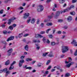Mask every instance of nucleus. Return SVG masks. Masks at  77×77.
Listing matches in <instances>:
<instances>
[{
    "label": "nucleus",
    "mask_w": 77,
    "mask_h": 77,
    "mask_svg": "<svg viewBox=\"0 0 77 77\" xmlns=\"http://www.w3.org/2000/svg\"><path fill=\"white\" fill-rule=\"evenodd\" d=\"M14 68V66L12 64H11V66L9 69V70H12Z\"/></svg>",
    "instance_id": "nucleus-15"
},
{
    "label": "nucleus",
    "mask_w": 77,
    "mask_h": 77,
    "mask_svg": "<svg viewBox=\"0 0 77 77\" xmlns=\"http://www.w3.org/2000/svg\"><path fill=\"white\" fill-rule=\"evenodd\" d=\"M8 28L9 29H10V30H13V29H14L12 26H10Z\"/></svg>",
    "instance_id": "nucleus-23"
},
{
    "label": "nucleus",
    "mask_w": 77,
    "mask_h": 77,
    "mask_svg": "<svg viewBox=\"0 0 77 77\" xmlns=\"http://www.w3.org/2000/svg\"><path fill=\"white\" fill-rule=\"evenodd\" d=\"M27 65H26L23 66V68H27Z\"/></svg>",
    "instance_id": "nucleus-60"
},
{
    "label": "nucleus",
    "mask_w": 77,
    "mask_h": 77,
    "mask_svg": "<svg viewBox=\"0 0 77 77\" xmlns=\"http://www.w3.org/2000/svg\"><path fill=\"white\" fill-rule=\"evenodd\" d=\"M30 15V14L29 13H25L23 14V18L24 19H27V18H28Z\"/></svg>",
    "instance_id": "nucleus-5"
},
{
    "label": "nucleus",
    "mask_w": 77,
    "mask_h": 77,
    "mask_svg": "<svg viewBox=\"0 0 77 77\" xmlns=\"http://www.w3.org/2000/svg\"><path fill=\"white\" fill-rule=\"evenodd\" d=\"M63 21V20L62 19H59L58 20V22L61 23Z\"/></svg>",
    "instance_id": "nucleus-42"
},
{
    "label": "nucleus",
    "mask_w": 77,
    "mask_h": 77,
    "mask_svg": "<svg viewBox=\"0 0 77 77\" xmlns=\"http://www.w3.org/2000/svg\"><path fill=\"white\" fill-rule=\"evenodd\" d=\"M63 12V11H58L57 12L55 13V16H54V18H57V17L60 15V14H62Z\"/></svg>",
    "instance_id": "nucleus-3"
},
{
    "label": "nucleus",
    "mask_w": 77,
    "mask_h": 77,
    "mask_svg": "<svg viewBox=\"0 0 77 77\" xmlns=\"http://www.w3.org/2000/svg\"><path fill=\"white\" fill-rule=\"evenodd\" d=\"M48 52L47 53V52H45V53H43V56L45 57V56H46V54H48Z\"/></svg>",
    "instance_id": "nucleus-30"
},
{
    "label": "nucleus",
    "mask_w": 77,
    "mask_h": 77,
    "mask_svg": "<svg viewBox=\"0 0 77 77\" xmlns=\"http://www.w3.org/2000/svg\"><path fill=\"white\" fill-rule=\"evenodd\" d=\"M2 70V72H5V71H7L8 70V69L7 68H5L4 69H3Z\"/></svg>",
    "instance_id": "nucleus-29"
},
{
    "label": "nucleus",
    "mask_w": 77,
    "mask_h": 77,
    "mask_svg": "<svg viewBox=\"0 0 77 77\" xmlns=\"http://www.w3.org/2000/svg\"><path fill=\"white\" fill-rule=\"evenodd\" d=\"M69 60H68V62L69 63V62H71V61H72V59H71V57H68Z\"/></svg>",
    "instance_id": "nucleus-25"
},
{
    "label": "nucleus",
    "mask_w": 77,
    "mask_h": 77,
    "mask_svg": "<svg viewBox=\"0 0 77 77\" xmlns=\"http://www.w3.org/2000/svg\"><path fill=\"white\" fill-rule=\"evenodd\" d=\"M62 50H63L62 51L63 53H64L68 51L69 49L68 48V46H64L62 47Z\"/></svg>",
    "instance_id": "nucleus-1"
},
{
    "label": "nucleus",
    "mask_w": 77,
    "mask_h": 77,
    "mask_svg": "<svg viewBox=\"0 0 77 77\" xmlns=\"http://www.w3.org/2000/svg\"><path fill=\"white\" fill-rule=\"evenodd\" d=\"M72 44H73L75 46H77V42H76V40H73L72 42L71 43Z\"/></svg>",
    "instance_id": "nucleus-9"
},
{
    "label": "nucleus",
    "mask_w": 77,
    "mask_h": 77,
    "mask_svg": "<svg viewBox=\"0 0 77 77\" xmlns=\"http://www.w3.org/2000/svg\"><path fill=\"white\" fill-rule=\"evenodd\" d=\"M66 66L67 67V68H69V67L71 66V64L69 63L68 64H66Z\"/></svg>",
    "instance_id": "nucleus-27"
},
{
    "label": "nucleus",
    "mask_w": 77,
    "mask_h": 77,
    "mask_svg": "<svg viewBox=\"0 0 77 77\" xmlns=\"http://www.w3.org/2000/svg\"><path fill=\"white\" fill-rule=\"evenodd\" d=\"M50 30H51V29H49L47 30L46 31V32L47 33H48V32H49V31H50Z\"/></svg>",
    "instance_id": "nucleus-40"
},
{
    "label": "nucleus",
    "mask_w": 77,
    "mask_h": 77,
    "mask_svg": "<svg viewBox=\"0 0 77 77\" xmlns=\"http://www.w3.org/2000/svg\"><path fill=\"white\" fill-rule=\"evenodd\" d=\"M23 36V33H21L19 34L18 37L19 38H22Z\"/></svg>",
    "instance_id": "nucleus-22"
},
{
    "label": "nucleus",
    "mask_w": 77,
    "mask_h": 77,
    "mask_svg": "<svg viewBox=\"0 0 77 77\" xmlns=\"http://www.w3.org/2000/svg\"><path fill=\"white\" fill-rule=\"evenodd\" d=\"M8 1H9L8 0H5L4 1V2L5 3H7L8 2Z\"/></svg>",
    "instance_id": "nucleus-59"
},
{
    "label": "nucleus",
    "mask_w": 77,
    "mask_h": 77,
    "mask_svg": "<svg viewBox=\"0 0 77 77\" xmlns=\"http://www.w3.org/2000/svg\"><path fill=\"white\" fill-rule=\"evenodd\" d=\"M3 33L5 35H6L7 33H8V32L6 31H4L3 32Z\"/></svg>",
    "instance_id": "nucleus-39"
},
{
    "label": "nucleus",
    "mask_w": 77,
    "mask_h": 77,
    "mask_svg": "<svg viewBox=\"0 0 77 77\" xmlns=\"http://www.w3.org/2000/svg\"><path fill=\"white\" fill-rule=\"evenodd\" d=\"M50 60H48L47 62V63H46V65H48V64L50 63Z\"/></svg>",
    "instance_id": "nucleus-46"
},
{
    "label": "nucleus",
    "mask_w": 77,
    "mask_h": 77,
    "mask_svg": "<svg viewBox=\"0 0 77 77\" xmlns=\"http://www.w3.org/2000/svg\"><path fill=\"white\" fill-rule=\"evenodd\" d=\"M37 66L38 67H41V63H39L37 64Z\"/></svg>",
    "instance_id": "nucleus-34"
},
{
    "label": "nucleus",
    "mask_w": 77,
    "mask_h": 77,
    "mask_svg": "<svg viewBox=\"0 0 77 77\" xmlns=\"http://www.w3.org/2000/svg\"><path fill=\"white\" fill-rule=\"evenodd\" d=\"M2 28H5V25L4 24H3L2 25Z\"/></svg>",
    "instance_id": "nucleus-62"
},
{
    "label": "nucleus",
    "mask_w": 77,
    "mask_h": 77,
    "mask_svg": "<svg viewBox=\"0 0 77 77\" xmlns=\"http://www.w3.org/2000/svg\"><path fill=\"white\" fill-rule=\"evenodd\" d=\"M52 11H56V9H55V8H53L52 9Z\"/></svg>",
    "instance_id": "nucleus-61"
},
{
    "label": "nucleus",
    "mask_w": 77,
    "mask_h": 77,
    "mask_svg": "<svg viewBox=\"0 0 77 77\" xmlns=\"http://www.w3.org/2000/svg\"><path fill=\"white\" fill-rule=\"evenodd\" d=\"M16 63V61H14L12 62V63L11 64L12 65H14V64H15Z\"/></svg>",
    "instance_id": "nucleus-44"
},
{
    "label": "nucleus",
    "mask_w": 77,
    "mask_h": 77,
    "mask_svg": "<svg viewBox=\"0 0 77 77\" xmlns=\"http://www.w3.org/2000/svg\"><path fill=\"white\" fill-rule=\"evenodd\" d=\"M69 75H70V74H69L68 73H67L66 74V75H65V77H68L69 76Z\"/></svg>",
    "instance_id": "nucleus-31"
},
{
    "label": "nucleus",
    "mask_w": 77,
    "mask_h": 77,
    "mask_svg": "<svg viewBox=\"0 0 77 77\" xmlns=\"http://www.w3.org/2000/svg\"><path fill=\"white\" fill-rule=\"evenodd\" d=\"M65 57V55L63 54H62L61 55V58H63Z\"/></svg>",
    "instance_id": "nucleus-51"
},
{
    "label": "nucleus",
    "mask_w": 77,
    "mask_h": 77,
    "mask_svg": "<svg viewBox=\"0 0 77 77\" xmlns=\"http://www.w3.org/2000/svg\"><path fill=\"white\" fill-rule=\"evenodd\" d=\"M70 14H71V15H75V12H71L70 13Z\"/></svg>",
    "instance_id": "nucleus-36"
},
{
    "label": "nucleus",
    "mask_w": 77,
    "mask_h": 77,
    "mask_svg": "<svg viewBox=\"0 0 77 77\" xmlns=\"http://www.w3.org/2000/svg\"><path fill=\"white\" fill-rule=\"evenodd\" d=\"M24 63V60L23 59L21 60L19 62V67H21L23 66V63Z\"/></svg>",
    "instance_id": "nucleus-6"
},
{
    "label": "nucleus",
    "mask_w": 77,
    "mask_h": 77,
    "mask_svg": "<svg viewBox=\"0 0 77 77\" xmlns=\"http://www.w3.org/2000/svg\"><path fill=\"white\" fill-rule=\"evenodd\" d=\"M51 1V0H47L46 1V3H50Z\"/></svg>",
    "instance_id": "nucleus-50"
},
{
    "label": "nucleus",
    "mask_w": 77,
    "mask_h": 77,
    "mask_svg": "<svg viewBox=\"0 0 77 77\" xmlns=\"http://www.w3.org/2000/svg\"><path fill=\"white\" fill-rule=\"evenodd\" d=\"M32 68L31 67H27L26 68V69H31Z\"/></svg>",
    "instance_id": "nucleus-33"
},
{
    "label": "nucleus",
    "mask_w": 77,
    "mask_h": 77,
    "mask_svg": "<svg viewBox=\"0 0 77 77\" xmlns=\"http://www.w3.org/2000/svg\"><path fill=\"white\" fill-rule=\"evenodd\" d=\"M32 59L30 58H27L26 59V61L27 62H29V61H32Z\"/></svg>",
    "instance_id": "nucleus-24"
},
{
    "label": "nucleus",
    "mask_w": 77,
    "mask_h": 77,
    "mask_svg": "<svg viewBox=\"0 0 77 77\" xmlns=\"http://www.w3.org/2000/svg\"><path fill=\"white\" fill-rule=\"evenodd\" d=\"M11 55V53L8 52V56H10Z\"/></svg>",
    "instance_id": "nucleus-56"
},
{
    "label": "nucleus",
    "mask_w": 77,
    "mask_h": 77,
    "mask_svg": "<svg viewBox=\"0 0 77 77\" xmlns=\"http://www.w3.org/2000/svg\"><path fill=\"white\" fill-rule=\"evenodd\" d=\"M3 13V10H2L0 11V14H2Z\"/></svg>",
    "instance_id": "nucleus-57"
},
{
    "label": "nucleus",
    "mask_w": 77,
    "mask_h": 77,
    "mask_svg": "<svg viewBox=\"0 0 77 77\" xmlns=\"http://www.w3.org/2000/svg\"><path fill=\"white\" fill-rule=\"evenodd\" d=\"M10 64V62L9 61V60H8L5 63V65L6 66Z\"/></svg>",
    "instance_id": "nucleus-20"
},
{
    "label": "nucleus",
    "mask_w": 77,
    "mask_h": 77,
    "mask_svg": "<svg viewBox=\"0 0 77 77\" xmlns=\"http://www.w3.org/2000/svg\"><path fill=\"white\" fill-rule=\"evenodd\" d=\"M14 39V36H11L10 38L7 39V42H9V41H11L12 40H13Z\"/></svg>",
    "instance_id": "nucleus-8"
},
{
    "label": "nucleus",
    "mask_w": 77,
    "mask_h": 77,
    "mask_svg": "<svg viewBox=\"0 0 77 77\" xmlns=\"http://www.w3.org/2000/svg\"><path fill=\"white\" fill-rule=\"evenodd\" d=\"M74 62H72L70 63H69L71 66L72 65H73V64H74Z\"/></svg>",
    "instance_id": "nucleus-58"
},
{
    "label": "nucleus",
    "mask_w": 77,
    "mask_h": 77,
    "mask_svg": "<svg viewBox=\"0 0 77 77\" xmlns=\"http://www.w3.org/2000/svg\"><path fill=\"white\" fill-rule=\"evenodd\" d=\"M68 26H63V28L65 29H67V28H68Z\"/></svg>",
    "instance_id": "nucleus-37"
},
{
    "label": "nucleus",
    "mask_w": 77,
    "mask_h": 77,
    "mask_svg": "<svg viewBox=\"0 0 77 77\" xmlns=\"http://www.w3.org/2000/svg\"><path fill=\"white\" fill-rule=\"evenodd\" d=\"M30 20H31V17H28V19L27 20L26 23H30Z\"/></svg>",
    "instance_id": "nucleus-17"
},
{
    "label": "nucleus",
    "mask_w": 77,
    "mask_h": 77,
    "mask_svg": "<svg viewBox=\"0 0 77 77\" xmlns=\"http://www.w3.org/2000/svg\"><path fill=\"white\" fill-rule=\"evenodd\" d=\"M25 57L24 56H22L20 57V59H24Z\"/></svg>",
    "instance_id": "nucleus-64"
},
{
    "label": "nucleus",
    "mask_w": 77,
    "mask_h": 77,
    "mask_svg": "<svg viewBox=\"0 0 77 77\" xmlns=\"http://www.w3.org/2000/svg\"><path fill=\"white\" fill-rule=\"evenodd\" d=\"M12 26H13V27H15L17 26V25L16 24H13Z\"/></svg>",
    "instance_id": "nucleus-45"
},
{
    "label": "nucleus",
    "mask_w": 77,
    "mask_h": 77,
    "mask_svg": "<svg viewBox=\"0 0 77 77\" xmlns=\"http://www.w3.org/2000/svg\"><path fill=\"white\" fill-rule=\"evenodd\" d=\"M77 0H72V3H74L77 2Z\"/></svg>",
    "instance_id": "nucleus-38"
},
{
    "label": "nucleus",
    "mask_w": 77,
    "mask_h": 77,
    "mask_svg": "<svg viewBox=\"0 0 77 77\" xmlns=\"http://www.w3.org/2000/svg\"><path fill=\"white\" fill-rule=\"evenodd\" d=\"M60 3H64L65 2V1L64 0H60Z\"/></svg>",
    "instance_id": "nucleus-35"
},
{
    "label": "nucleus",
    "mask_w": 77,
    "mask_h": 77,
    "mask_svg": "<svg viewBox=\"0 0 77 77\" xmlns=\"http://www.w3.org/2000/svg\"><path fill=\"white\" fill-rule=\"evenodd\" d=\"M16 20V18L15 17H13L12 18L9 19L8 20V24H9V25H10L11 23V22H12L14 20Z\"/></svg>",
    "instance_id": "nucleus-4"
},
{
    "label": "nucleus",
    "mask_w": 77,
    "mask_h": 77,
    "mask_svg": "<svg viewBox=\"0 0 77 77\" xmlns=\"http://www.w3.org/2000/svg\"><path fill=\"white\" fill-rule=\"evenodd\" d=\"M51 68V66H49L48 68L47 69V70H48V69H50Z\"/></svg>",
    "instance_id": "nucleus-54"
},
{
    "label": "nucleus",
    "mask_w": 77,
    "mask_h": 77,
    "mask_svg": "<svg viewBox=\"0 0 77 77\" xmlns=\"http://www.w3.org/2000/svg\"><path fill=\"white\" fill-rule=\"evenodd\" d=\"M51 45H55V43L54 42H52L51 44Z\"/></svg>",
    "instance_id": "nucleus-43"
},
{
    "label": "nucleus",
    "mask_w": 77,
    "mask_h": 77,
    "mask_svg": "<svg viewBox=\"0 0 77 77\" xmlns=\"http://www.w3.org/2000/svg\"><path fill=\"white\" fill-rule=\"evenodd\" d=\"M39 19H38L37 21L36 22V24H39Z\"/></svg>",
    "instance_id": "nucleus-49"
},
{
    "label": "nucleus",
    "mask_w": 77,
    "mask_h": 77,
    "mask_svg": "<svg viewBox=\"0 0 77 77\" xmlns=\"http://www.w3.org/2000/svg\"><path fill=\"white\" fill-rule=\"evenodd\" d=\"M38 8L37 9L38 12H41L44 10V6L42 5H39L38 6Z\"/></svg>",
    "instance_id": "nucleus-2"
},
{
    "label": "nucleus",
    "mask_w": 77,
    "mask_h": 77,
    "mask_svg": "<svg viewBox=\"0 0 77 77\" xmlns=\"http://www.w3.org/2000/svg\"><path fill=\"white\" fill-rule=\"evenodd\" d=\"M48 57H54V55H53V54H49L48 55Z\"/></svg>",
    "instance_id": "nucleus-26"
},
{
    "label": "nucleus",
    "mask_w": 77,
    "mask_h": 77,
    "mask_svg": "<svg viewBox=\"0 0 77 77\" xmlns=\"http://www.w3.org/2000/svg\"><path fill=\"white\" fill-rule=\"evenodd\" d=\"M43 41L44 43H45V42H46V38H45V37H44L43 38Z\"/></svg>",
    "instance_id": "nucleus-28"
},
{
    "label": "nucleus",
    "mask_w": 77,
    "mask_h": 77,
    "mask_svg": "<svg viewBox=\"0 0 77 77\" xmlns=\"http://www.w3.org/2000/svg\"><path fill=\"white\" fill-rule=\"evenodd\" d=\"M74 8V6L72 5H71L70 7V8L71 9H72V8Z\"/></svg>",
    "instance_id": "nucleus-55"
},
{
    "label": "nucleus",
    "mask_w": 77,
    "mask_h": 77,
    "mask_svg": "<svg viewBox=\"0 0 77 77\" xmlns=\"http://www.w3.org/2000/svg\"><path fill=\"white\" fill-rule=\"evenodd\" d=\"M40 25H41V26L42 27H43L44 26V24L43 23H42Z\"/></svg>",
    "instance_id": "nucleus-53"
},
{
    "label": "nucleus",
    "mask_w": 77,
    "mask_h": 77,
    "mask_svg": "<svg viewBox=\"0 0 77 77\" xmlns=\"http://www.w3.org/2000/svg\"><path fill=\"white\" fill-rule=\"evenodd\" d=\"M54 15V13H52V15L48 16V18H49V19H51V18H53V17Z\"/></svg>",
    "instance_id": "nucleus-14"
},
{
    "label": "nucleus",
    "mask_w": 77,
    "mask_h": 77,
    "mask_svg": "<svg viewBox=\"0 0 77 77\" xmlns=\"http://www.w3.org/2000/svg\"><path fill=\"white\" fill-rule=\"evenodd\" d=\"M69 10H71V8H70V7H68L66 9L64 10L63 11V13H65V12H66L69 11Z\"/></svg>",
    "instance_id": "nucleus-11"
},
{
    "label": "nucleus",
    "mask_w": 77,
    "mask_h": 77,
    "mask_svg": "<svg viewBox=\"0 0 77 77\" xmlns=\"http://www.w3.org/2000/svg\"><path fill=\"white\" fill-rule=\"evenodd\" d=\"M25 50L26 51H29V46L28 45H26L25 47Z\"/></svg>",
    "instance_id": "nucleus-18"
},
{
    "label": "nucleus",
    "mask_w": 77,
    "mask_h": 77,
    "mask_svg": "<svg viewBox=\"0 0 77 77\" xmlns=\"http://www.w3.org/2000/svg\"><path fill=\"white\" fill-rule=\"evenodd\" d=\"M24 9V8L22 7H20L19 8H18V9L19 10H22V9Z\"/></svg>",
    "instance_id": "nucleus-32"
},
{
    "label": "nucleus",
    "mask_w": 77,
    "mask_h": 77,
    "mask_svg": "<svg viewBox=\"0 0 77 77\" xmlns=\"http://www.w3.org/2000/svg\"><path fill=\"white\" fill-rule=\"evenodd\" d=\"M11 72L9 70H7L6 72V75H5V77H7L8 75V74H10Z\"/></svg>",
    "instance_id": "nucleus-13"
},
{
    "label": "nucleus",
    "mask_w": 77,
    "mask_h": 77,
    "mask_svg": "<svg viewBox=\"0 0 77 77\" xmlns=\"http://www.w3.org/2000/svg\"><path fill=\"white\" fill-rule=\"evenodd\" d=\"M13 49L12 48L10 49L9 50H8L7 51V53H12V52Z\"/></svg>",
    "instance_id": "nucleus-21"
},
{
    "label": "nucleus",
    "mask_w": 77,
    "mask_h": 77,
    "mask_svg": "<svg viewBox=\"0 0 77 77\" xmlns=\"http://www.w3.org/2000/svg\"><path fill=\"white\" fill-rule=\"evenodd\" d=\"M41 34H44V33H45V31H42L40 33Z\"/></svg>",
    "instance_id": "nucleus-52"
},
{
    "label": "nucleus",
    "mask_w": 77,
    "mask_h": 77,
    "mask_svg": "<svg viewBox=\"0 0 77 77\" xmlns=\"http://www.w3.org/2000/svg\"><path fill=\"white\" fill-rule=\"evenodd\" d=\"M35 21H36V19L34 18H32V20L31 21V23L32 24H34L35 22Z\"/></svg>",
    "instance_id": "nucleus-16"
},
{
    "label": "nucleus",
    "mask_w": 77,
    "mask_h": 77,
    "mask_svg": "<svg viewBox=\"0 0 77 77\" xmlns=\"http://www.w3.org/2000/svg\"><path fill=\"white\" fill-rule=\"evenodd\" d=\"M48 36L50 38H53V35H49Z\"/></svg>",
    "instance_id": "nucleus-47"
},
{
    "label": "nucleus",
    "mask_w": 77,
    "mask_h": 77,
    "mask_svg": "<svg viewBox=\"0 0 77 77\" xmlns=\"http://www.w3.org/2000/svg\"><path fill=\"white\" fill-rule=\"evenodd\" d=\"M57 33L58 34H61V33H62V31H59L57 32Z\"/></svg>",
    "instance_id": "nucleus-41"
},
{
    "label": "nucleus",
    "mask_w": 77,
    "mask_h": 77,
    "mask_svg": "<svg viewBox=\"0 0 77 77\" xmlns=\"http://www.w3.org/2000/svg\"><path fill=\"white\" fill-rule=\"evenodd\" d=\"M35 36L36 38H44L42 35L40 34H35Z\"/></svg>",
    "instance_id": "nucleus-7"
},
{
    "label": "nucleus",
    "mask_w": 77,
    "mask_h": 77,
    "mask_svg": "<svg viewBox=\"0 0 77 77\" xmlns=\"http://www.w3.org/2000/svg\"><path fill=\"white\" fill-rule=\"evenodd\" d=\"M67 20L68 22H71L72 20V18L71 16H68L67 18Z\"/></svg>",
    "instance_id": "nucleus-10"
},
{
    "label": "nucleus",
    "mask_w": 77,
    "mask_h": 77,
    "mask_svg": "<svg viewBox=\"0 0 77 77\" xmlns=\"http://www.w3.org/2000/svg\"><path fill=\"white\" fill-rule=\"evenodd\" d=\"M55 70H56L55 69H52V70H51V72H53V71H55Z\"/></svg>",
    "instance_id": "nucleus-63"
},
{
    "label": "nucleus",
    "mask_w": 77,
    "mask_h": 77,
    "mask_svg": "<svg viewBox=\"0 0 77 77\" xmlns=\"http://www.w3.org/2000/svg\"><path fill=\"white\" fill-rule=\"evenodd\" d=\"M32 42H34V43H36V42L39 43H40V41L38 39H34L32 40Z\"/></svg>",
    "instance_id": "nucleus-12"
},
{
    "label": "nucleus",
    "mask_w": 77,
    "mask_h": 77,
    "mask_svg": "<svg viewBox=\"0 0 77 77\" xmlns=\"http://www.w3.org/2000/svg\"><path fill=\"white\" fill-rule=\"evenodd\" d=\"M46 25L47 26H52L53 25V23H48L46 24Z\"/></svg>",
    "instance_id": "nucleus-19"
},
{
    "label": "nucleus",
    "mask_w": 77,
    "mask_h": 77,
    "mask_svg": "<svg viewBox=\"0 0 77 77\" xmlns=\"http://www.w3.org/2000/svg\"><path fill=\"white\" fill-rule=\"evenodd\" d=\"M75 56H77V50H76L75 52L74 53Z\"/></svg>",
    "instance_id": "nucleus-48"
}]
</instances>
